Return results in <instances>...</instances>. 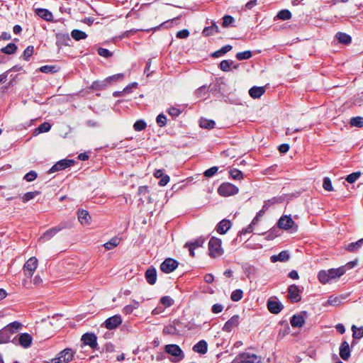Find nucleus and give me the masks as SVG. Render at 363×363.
I'll list each match as a JSON object with an SVG mask.
<instances>
[{"label":"nucleus","instance_id":"f257e3e1","mask_svg":"<svg viewBox=\"0 0 363 363\" xmlns=\"http://www.w3.org/2000/svg\"><path fill=\"white\" fill-rule=\"evenodd\" d=\"M22 324L14 321L0 330V344L8 343L11 341V336L21 329Z\"/></svg>","mask_w":363,"mask_h":363},{"label":"nucleus","instance_id":"f03ea898","mask_svg":"<svg viewBox=\"0 0 363 363\" xmlns=\"http://www.w3.org/2000/svg\"><path fill=\"white\" fill-rule=\"evenodd\" d=\"M232 363H262V361L260 356L245 352L237 355Z\"/></svg>","mask_w":363,"mask_h":363},{"label":"nucleus","instance_id":"7ed1b4c3","mask_svg":"<svg viewBox=\"0 0 363 363\" xmlns=\"http://www.w3.org/2000/svg\"><path fill=\"white\" fill-rule=\"evenodd\" d=\"M221 240L220 238L213 237L210 239L208 242L209 255L211 257H216L223 253V250L221 247Z\"/></svg>","mask_w":363,"mask_h":363},{"label":"nucleus","instance_id":"20e7f679","mask_svg":"<svg viewBox=\"0 0 363 363\" xmlns=\"http://www.w3.org/2000/svg\"><path fill=\"white\" fill-rule=\"evenodd\" d=\"M165 352L174 357L173 362H178L184 358V354L179 345L171 344L167 345L164 348Z\"/></svg>","mask_w":363,"mask_h":363},{"label":"nucleus","instance_id":"39448f33","mask_svg":"<svg viewBox=\"0 0 363 363\" xmlns=\"http://www.w3.org/2000/svg\"><path fill=\"white\" fill-rule=\"evenodd\" d=\"M277 225L280 229L290 230L291 232H296L298 228L297 225L290 216H281L279 218Z\"/></svg>","mask_w":363,"mask_h":363},{"label":"nucleus","instance_id":"423d86ee","mask_svg":"<svg viewBox=\"0 0 363 363\" xmlns=\"http://www.w3.org/2000/svg\"><path fill=\"white\" fill-rule=\"evenodd\" d=\"M74 354V352L72 349L66 348L52 359V363H68L72 360Z\"/></svg>","mask_w":363,"mask_h":363},{"label":"nucleus","instance_id":"0eeeda50","mask_svg":"<svg viewBox=\"0 0 363 363\" xmlns=\"http://www.w3.org/2000/svg\"><path fill=\"white\" fill-rule=\"evenodd\" d=\"M218 192L220 196H229L238 194V188L230 183H223L218 187Z\"/></svg>","mask_w":363,"mask_h":363},{"label":"nucleus","instance_id":"6e6552de","mask_svg":"<svg viewBox=\"0 0 363 363\" xmlns=\"http://www.w3.org/2000/svg\"><path fill=\"white\" fill-rule=\"evenodd\" d=\"M38 267V259L32 257L25 263L23 266V273L27 278H31L33 273Z\"/></svg>","mask_w":363,"mask_h":363},{"label":"nucleus","instance_id":"1a4fd4ad","mask_svg":"<svg viewBox=\"0 0 363 363\" xmlns=\"http://www.w3.org/2000/svg\"><path fill=\"white\" fill-rule=\"evenodd\" d=\"M11 341L16 345H19L24 348H28L32 345L33 337L30 334L24 333L20 334L18 340L14 338Z\"/></svg>","mask_w":363,"mask_h":363},{"label":"nucleus","instance_id":"9d476101","mask_svg":"<svg viewBox=\"0 0 363 363\" xmlns=\"http://www.w3.org/2000/svg\"><path fill=\"white\" fill-rule=\"evenodd\" d=\"M178 262L172 258H167L160 264V269L165 274L172 272L178 267Z\"/></svg>","mask_w":363,"mask_h":363},{"label":"nucleus","instance_id":"9b49d317","mask_svg":"<svg viewBox=\"0 0 363 363\" xmlns=\"http://www.w3.org/2000/svg\"><path fill=\"white\" fill-rule=\"evenodd\" d=\"M205 242V238L200 237L197 239H195L194 240L189 241L185 243L184 247H186L189 250L190 255L191 257H194V250L197 247L203 246V243Z\"/></svg>","mask_w":363,"mask_h":363},{"label":"nucleus","instance_id":"f8f14e48","mask_svg":"<svg viewBox=\"0 0 363 363\" xmlns=\"http://www.w3.org/2000/svg\"><path fill=\"white\" fill-rule=\"evenodd\" d=\"M65 228V225L53 227L46 230L38 239L39 242H45L50 240L55 235Z\"/></svg>","mask_w":363,"mask_h":363},{"label":"nucleus","instance_id":"ddd939ff","mask_svg":"<svg viewBox=\"0 0 363 363\" xmlns=\"http://www.w3.org/2000/svg\"><path fill=\"white\" fill-rule=\"evenodd\" d=\"M121 323V316L120 315H115L107 318L104 322V325L108 330H113L118 328Z\"/></svg>","mask_w":363,"mask_h":363},{"label":"nucleus","instance_id":"4468645a","mask_svg":"<svg viewBox=\"0 0 363 363\" xmlns=\"http://www.w3.org/2000/svg\"><path fill=\"white\" fill-rule=\"evenodd\" d=\"M74 164V161L73 160H61L51 167V169H50V172H55L56 171L65 169L69 167L72 166Z\"/></svg>","mask_w":363,"mask_h":363},{"label":"nucleus","instance_id":"2eb2a0df","mask_svg":"<svg viewBox=\"0 0 363 363\" xmlns=\"http://www.w3.org/2000/svg\"><path fill=\"white\" fill-rule=\"evenodd\" d=\"M288 293V298L291 302L296 303L301 301L300 290L296 285L292 284L289 286Z\"/></svg>","mask_w":363,"mask_h":363},{"label":"nucleus","instance_id":"dca6fc26","mask_svg":"<svg viewBox=\"0 0 363 363\" xmlns=\"http://www.w3.org/2000/svg\"><path fill=\"white\" fill-rule=\"evenodd\" d=\"M82 341L86 345H89L92 349H96L97 344V337L93 333H85L82 337Z\"/></svg>","mask_w":363,"mask_h":363},{"label":"nucleus","instance_id":"f3484780","mask_svg":"<svg viewBox=\"0 0 363 363\" xmlns=\"http://www.w3.org/2000/svg\"><path fill=\"white\" fill-rule=\"evenodd\" d=\"M238 324H239V315H235L233 317H231L228 321L225 322L222 330L224 332L230 333L235 328L238 327Z\"/></svg>","mask_w":363,"mask_h":363},{"label":"nucleus","instance_id":"a211bd4d","mask_svg":"<svg viewBox=\"0 0 363 363\" xmlns=\"http://www.w3.org/2000/svg\"><path fill=\"white\" fill-rule=\"evenodd\" d=\"M267 308L268 310L274 314H278L281 311L284 306L280 301H274V300H269L267 301Z\"/></svg>","mask_w":363,"mask_h":363},{"label":"nucleus","instance_id":"6ab92c4d","mask_svg":"<svg viewBox=\"0 0 363 363\" xmlns=\"http://www.w3.org/2000/svg\"><path fill=\"white\" fill-rule=\"evenodd\" d=\"M242 269L249 279H255L257 276V269L252 265L245 263L242 265Z\"/></svg>","mask_w":363,"mask_h":363},{"label":"nucleus","instance_id":"aec40b11","mask_svg":"<svg viewBox=\"0 0 363 363\" xmlns=\"http://www.w3.org/2000/svg\"><path fill=\"white\" fill-rule=\"evenodd\" d=\"M350 352L349 343L347 341L342 342L339 351L340 357L343 360H347L350 357Z\"/></svg>","mask_w":363,"mask_h":363},{"label":"nucleus","instance_id":"412c9836","mask_svg":"<svg viewBox=\"0 0 363 363\" xmlns=\"http://www.w3.org/2000/svg\"><path fill=\"white\" fill-rule=\"evenodd\" d=\"M330 280L339 278L343 275L345 272V267H340L336 269H330L327 270Z\"/></svg>","mask_w":363,"mask_h":363},{"label":"nucleus","instance_id":"4be33fe9","mask_svg":"<svg viewBox=\"0 0 363 363\" xmlns=\"http://www.w3.org/2000/svg\"><path fill=\"white\" fill-rule=\"evenodd\" d=\"M145 279L148 284L153 285L157 281V271L154 267L147 269L145 272Z\"/></svg>","mask_w":363,"mask_h":363},{"label":"nucleus","instance_id":"5701e85b","mask_svg":"<svg viewBox=\"0 0 363 363\" xmlns=\"http://www.w3.org/2000/svg\"><path fill=\"white\" fill-rule=\"evenodd\" d=\"M231 226L230 221L227 219H223L218 223L216 230L219 234H225L230 229Z\"/></svg>","mask_w":363,"mask_h":363},{"label":"nucleus","instance_id":"b1692460","mask_svg":"<svg viewBox=\"0 0 363 363\" xmlns=\"http://www.w3.org/2000/svg\"><path fill=\"white\" fill-rule=\"evenodd\" d=\"M193 350L201 354H206L208 350L207 342L203 340H200L199 342L194 345Z\"/></svg>","mask_w":363,"mask_h":363},{"label":"nucleus","instance_id":"393cba45","mask_svg":"<svg viewBox=\"0 0 363 363\" xmlns=\"http://www.w3.org/2000/svg\"><path fill=\"white\" fill-rule=\"evenodd\" d=\"M219 32L220 30L218 26L216 24L215 22H213L211 26L204 28V29L202 31V35L203 36L207 37L218 33Z\"/></svg>","mask_w":363,"mask_h":363},{"label":"nucleus","instance_id":"a878e982","mask_svg":"<svg viewBox=\"0 0 363 363\" xmlns=\"http://www.w3.org/2000/svg\"><path fill=\"white\" fill-rule=\"evenodd\" d=\"M363 245V239H359L357 242L349 243L345 245V249L350 252H357Z\"/></svg>","mask_w":363,"mask_h":363},{"label":"nucleus","instance_id":"bb28decb","mask_svg":"<svg viewBox=\"0 0 363 363\" xmlns=\"http://www.w3.org/2000/svg\"><path fill=\"white\" fill-rule=\"evenodd\" d=\"M290 256L287 251H281L277 255H272L270 257V260L272 262H286L288 261Z\"/></svg>","mask_w":363,"mask_h":363},{"label":"nucleus","instance_id":"cd10ccee","mask_svg":"<svg viewBox=\"0 0 363 363\" xmlns=\"http://www.w3.org/2000/svg\"><path fill=\"white\" fill-rule=\"evenodd\" d=\"M36 13L38 16L47 21H52L53 20L52 13L45 9H37Z\"/></svg>","mask_w":363,"mask_h":363},{"label":"nucleus","instance_id":"c85d7f7f","mask_svg":"<svg viewBox=\"0 0 363 363\" xmlns=\"http://www.w3.org/2000/svg\"><path fill=\"white\" fill-rule=\"evenodd\" d=\"M264 92L263 86H253L249 90V94L253 99H259Z\"/></svg>","mask_w":363,"mask_h":363},{"label":"nucleus","instance_id":"c756f323","mask_svg":"<svg viewBox=\"0 0 363 363\" xmlns=\"http://www.w3.org/2000/svg\"><path fill=\"white\" fill-rule=\"evenodd\" d=\"M91 216L86 210H79L78 211V220L82 225H86L89 223Z\"/></svg>","mask_w":363,"mask_h":363},{"label":"nucleus","instance_id":"7c9ffc66","mask_svg":"<svg viewBox=\"0 0 363 363\" xmlns=\"http://www.w3.org/2000/svg\"><path fill=\"white\" fill-rule=\"evenodd\" d=\"M304 323V319L301 315H294L290 320V323L294 328H301Z\"/></svg>","mask_w":363,"mask_h":363},{"label":"nucleus","instance_id":"2f4dec72","mask_svg":"<svg viewBox=\"0 0 363 363\" xmlns=\"http://www.w3.org/2000/svg\"><path fill=\"white\" fill-rule=\"evenodd\" d=\"M121 241V238L115 236L112 238L110 240H108L107 242L104 243V247L106 250H110L117 247L120 244Z\"/></svg>","mask_w":363,"mask_h":363},{"label":"nucleus","instance_id":"473e14b6","mask_svg":"<svg viewBox=\"0 0 363 363\" xmlns=\"http://www.w3.org/2000/svg\"><path fill=\"white\" fill-rule=\"evenodd\" d=\"M335 38L338 40V41L340 43L345 45H349L352 41V38L350 35L342 32L337 33L335 35Z\"/></svg>","mask_w":363,"mask_h":363},{"label":"nucleus","instance_id":"72a5a7b5","mask_svg":"<svg viewBox=\"0 0 363 363\" xmlns=\"http://www.w3.org/2000/svg\"><path fill=\"white\" fill-rule=\"evenodd\" d=\"M17 45L15 43H10L6 47L1 49V52L6 55L14 54L17 50Z\"/></svg>","mask_w":363,"mask_h":363},{"label":"nucleus","instance_id":"f704fd0d","mask_svg":"<svg viewBox=\"0 0 363 363\" xmlns=\"http://www.w3.org/2000/svg\"><path fill=\"white\" fill-rule=\"evenodd\" d=\"M71 36L75 40H80L85 39L87 37V35L84 31L80 30L74 29L71 32Z\"/></svg>","mask_w":363,"mask_h":363},{"label":"nucleus","instance_id":"c9c22d12","mask_svg":"<svg viewBox=\"0 0 363 363\" xmlns=\"http://www.w3.org/2000/svg\"><path fill=\"white\" fill-rule=\"evenodd\" d=\"M232 50V46L230 45H227L221 48L220 50L214 52L211 54V56L213 57H219L225 54L226 52H229Z\"/></svg>","mask_w":363,"mask_h":363},{"label":"nucleus","instance_id":"e433bc0d","mask_svg":"<svg viewBox=\"0 0 363 363\" xmlns=\"http://www.w3.org/2000/svg\"><path fill=\"white\" fill-rule=\"evenodd\" d=\"M275 18L283 21L289 20L291 18V13L287 9H283L279 11Z\"/></svg>","mask_w":363,"mask_h":363},{"label":"nucleus","instance_id":"4c0bfd02","mask_svg":"<svg viewBox=\"0 0 363 363\" xmlns=\"http://www.w3.org/2000/svg\"><path fill=\"white\" fill-rule=\"evenodd\" d=\"M318 279L321 284H325L330 280L327 270H321L318 274Z\"/></svg>","mask_w":363,"mask_h":363},{"label":"nucleus","instance_id":"58836bf2","mask_svg":"<svg viewBox=\"0 0 363 363\" xmlns=\"http://www.w3.org/2000/svg\"><path fill=\"white\" fill-rule=\"evenodd\" d=\"M208 91V87L206 85L201 86L199 88H198L195 92L194 94L198 99H201L206 95V94Z\"/></svg>","mask_w":363,"mask_h":363},{"label":"nucleus","instance_id":"ea45409f","mask_svg":"<svg viewBox=\"0 0 363 363\" xmlns=\"http://www.w3.org/2000/svg\"><path fill=\"white\" fill-rule=\"evenodd\" d=\"M216 123L213 120L201 119L200 126L203 128L212 129L214 128Z\"/></svg>","mask_w":363,"mask_h":363},{"label":"nucleus","instance_id":"a19ab883","mask_svg":"<svg viewBox=\"0 0 363 363\" xmlns=\"http://www.w3.org/2000/svg\"><path fill=\"white\" fill-rule=\"evenodd\" d=\"M39 194L40 191H38L27 192L22 196V201L23 203H26L33 199L36 196Z\"/></svg>","mask_w":363,"mask_h":363},{"label":"nucleus","instance_id":"79ce46f5","mask_svg":"<svg viewBox=\"0 0 363 363\" xmlns=\"http://www.w3.org/2000/svg\"><path fill=\"white\" fill-rule=\"evenodd\" d=\"M267 210V203H264V204L262 206V208L257 213L256 216L253 218L252 220V224L255 225L257 224L259 219L260 217H262L265 211Z\"/></svg>","mask_w":363,"mask_h":363},{"label":"nucleus","instance_id":"37998d69","mask_svg":"<svg viewBox=\"0 0 363 363\" xmlns=\"http://www.w3.org/2000/svg\"><path fill=\"white\" fill-rule=\"evenodd\" d=\"M350 124L352 126H354V127H358V128L363 127V117L356 116V117L351 118Z\"/></svg>","mask_w":363,"mask_h":363},{"label":"nucleus","instance_id":"c03bdc74","mask_svg":"<svg viewBox=\"0 0 363 363\" xmlns=\"http://www.w3.org/2000/svg\"><path fill=\"white\" fill-rule=\"evenodd\" d=\"M243 291L241 289H236L231 294L230 298L233 301H238L242 299Z\"/></svg>","mask_w":363,"mask_h":363},{"label":"nucleus","instance_id":"a18cd8bd","mask_svg":"<svg viewBox=\"0 0 363 363\" xmlns=\"http://www.w3.org/2000/svg\"><path fill=\"white\" fill-rule=\"evenodd\" d=\"M353 332L352 337L355 339H360L363 337V326L359 328H357L355 325L352 327Z\"/></svg>","mask_w":363,"mask_h":363},{"label":"nucleus","instance_id":"49530a36","mask_svg":"<svg viewBox=\"0 0 363 363\" xmlns=\"http://www.w3.org/2000/svg\"><path fill=\"white\" fill-rule=\"evenodd\" d=\"M33 52H34V47L32 46V45H29L28 46L25 50L23 51V58L26 60V61H28L30 60V57L32 56V55L33 54Z\"/></svg>","mask_w":363,"mask_h":363},{"label":"nucleus","instance_id":"de8ad7c7","mask_svg":"<svg viewBox=\"0 0 363 363\" xmlns=\"http://www.w3.org/2000/svg\"><path fill=\"white\" fill-rule=\"evenodd\" d=\"M147 124L143 120H138L133 125L135 131H141L146 128Z\"/></svg>","mask_w":363,"mask_h":363},{"label":"nucleus","instance_id":"09e8293b","mask_svg":"<svg viewBox=\"0 0 363 363\" xmlns=\"http://www.w3.org/2000/svg\"><path fill=\"white\" fill-rule=\"evenodd\" d=\"M233 64L232 60H222L220 63V68L223 72L230 71V66Z\"/></svg>","mask_w":363,"mask_h":363},{"label":"nucleus","instance_id":"8fccbe9b","mask_svg":"<svg viewBox=\"0 0 363 363\" xmlns=\"http://www.w3.org/2000/svg\"><path fill=\"white\" fill-rule=\"evenodd\" d=\"M238 60H248L252 57L250 51L247 50L244 52H238L235 55Z\"/></svg>","mask_w":363,"mask_h":363},{"label":"nucleus","instance_id":"3c124183","mask_svg":"<svg viewBox=\"0 0 363 363\" xmlns=\"http://www.w3.org/2000/svg\"><path fill=\"white\" fill-rule=\"evenodd\" d=\"M177 329L174 325H168L163 328V333L167 335H175Z\"/></svg>","mask_w":363,"mask_h":363},{"label":"nucleus","instance_id":"603ef678","mask_svg":"<svg viewBox=\"0 0 363 363\" xmlns=\"http://www.w3.org/2000/svg\"><path fill=\"white\" fill-rule=\"evenodd\" d=\"M160 303L165 307H170L174 304V300L169 296H162Z\"/></svg>","mask_w":363,"mask_h":363},{"label":"nucleus","instance_id":"864d4df0","mask_svg":"<svg viewBox=\"0 0 363 363\" xmlns=\"http://www.w3.org/2000/svg\"><path fill=\"white\" fill-rule=\"evenodd\" d=\"M231 177L234 179L241 180L243 179V174L238 169H233L230 171Z\"/></svg>","mask_w":363,"mask_h":363},{"label":"nucleus","instance_id":"5fc2aeb1","mask_svg":"<svg viewBox=\"0 0 363 363\" xmlns=\"http://www.w3.org/2000/svg\"><path fill=\"white\" fill-rule=\"evenodd\" d=\"M360 175L361 173L359 172H353L347 177L346 181L350 184H352L359 179Z\"/></svg>","mask_w":363,"mask_h":363},{"label":"nucleus","instance_id":"6e6d98bb","mask_svg":"<svg viewBox=\"0 0 363 363\" xmlns=\"http://www.w3.org/2000/svg\"><path fill=\"white\" fill-rule=\"evenodd\" d=\"M156 122L160 127H164L167 124V118L163 113H160L157 116Z\"/></svg>","mask_w":363,"mask_h":363},{"label":"nucleus","instance_id":"4d7b16f0","mask_svg":"<svg viewBox=\"0 0 363 363\" xmlns=\"http://www.w3.org/2000/svg\"><path fill=\"white\" fill-rule=\"evenodd\" d=\"M40 72L43 73H54L57 72L55 66L52 65H44L40 68Z\"/></svg>","mask_w":363,"mask_h":363},{"label":"nucleus","instance_id":"13d9d810","mask_svg":"<svg viewBox=\"0 0 363 363\" xmlns=\"http://www.w3.org/2000/svg\"><path fill=\"white\" fill-rule=\"evenodd\" d=\"M323 187L324 188L325 190L328 191H331L333 190L332 182L329 177H325L323 179Z\"/></svg>","mask_w":363,"mask_h":363},{"label":"nucleus","instance_id":"bf43d9fd","mask_svg":"<svg viewBox=\"0 0 363 363\" xmlns=\"http://www.w3.org/2000/svg\"><path fill=\"white\" fill-rule=\"evenodd\" d=\"M234 22V18L231 16L225 15L223 18V23L222 26L224 28L228 27L230 25H231Z\"/></svg>","mask_w":363,"mask_h":363},{"label":"nucleus","instance_id":"052dcab7","mask_svg":"<svg viewBox=\"0 0 363 363\" xmlns=\"http://www.w3.org/2000/svg\"><path fill=\"white\" fill-rule=\"evenodd\" d=\"M340 298L338 296H330L327 301V304L330 306H338L340 303Z\"/></svg>","mask_w":363,"mask_h":363},{"label":"nucleus","instance_id":"680f3d73","mask_svg":"<svg viewBox=\"0 0 363 363\" xmlns=\"http://www.w3.org/2000/svg\"><path fill=\"white\" fill-rule=\"evenodd\" d=\"M98 54L102 57L106 58L111 57L112 56V52L106 48H99L97 50Z\"/></svg>","mask_w":363,"mask_h":363},{"label":"nucleus","instance_id":"e2e57ef3","mask_svg":"<svg viewBox=\"0 0 363 363\" xmlns=\"http://www.w3.org/2000/svg\"><path fill=\"white\" fill-rule=\"evenodd\" d=\"M51 125L49 123L45 122L40 124L36 129L39 133H45L50 130Z\"/></svg>","mask_w":363,"mask_h":363},{"label":"nucleus","instance_id":"0e129e2a","mask_svg":"<svg viewBox=\"0 0 363 363\" xmlns=\"http://www.w3.org/2000/svg\"><path fill=\"white\" fill-rule=\"evenodd\" d=\"M218 170V167H212L207 170H206L203 173L206 177H213Z\"/></svg>","mask_w":363,"mask_h":363},{"label":"nucleus","instance_id":"69168bd1","mask_svg":"<svg viewBox=\"0 0 363 363\" xmlns=\"http://www.w3.org/2000/svg\"><path fill=\"white\" fill-rule=\"evenodd\" d=\"M37 177V173L35 171H30L24 176V179L27 182H32Z\"/></svg>","mask_w":363,"mask_h":363},{"label":"nucleus","instance_id":"338daca9","mask_svg":"<svg viewBox=\"0 0 363 363\" xmlns=\"http://www.w3.org/2000/svg\"><path fill=\"white\" fill-rule=\"evenodd\" d=\"M189 35V31L187 29L179 30L177 33L176 36L180 39H184L188 38Z\"/></svg>","mask_w":363,"mask_h":363},{"label":"nucleus","instance_id":"774afa93","mask_svg":"<svg viewBox=\"0 0 363 363\" xmlns=\"http://www.w3.org/2000/svg\"><path fill=\"white\" fill-rule=\"evenodd\" d=\"M106 86V82L105 81L104 82H98L95 81L93 82L91 85V88L94 89H101L104 86Z\"/></svg>","mask_w":363,"mask_h":363}]
</instances>
